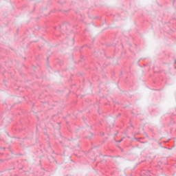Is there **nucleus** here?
<instances>
[{
  "mask_svg": "<svg viewBox=\"0 0 176 176\" xmlns=\"http://www.w3.org/2000/svg\"><path fill=\"white\" fill-rule=\"evenodd\" d=\"M122 141H123V139H121L119 142H122Z\"/></svg>",
  "mask_w": 176,
  "mask_h": 176,
  "instance_id": "1",
  "label": "nucleus"
}]
</instances>
